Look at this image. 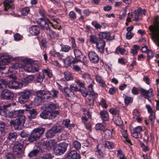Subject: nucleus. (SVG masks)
<instances>
[{
	"mask_svg": "<svg viewBox=\"0 0 159 159\" xmlns=\"http://www.w3.org/2000/svg\"><path fill=\"white\" fill-rule=\"evenodd\" d=\"M24 111V110L14 111L8 114L10 117H17L15 121L11 120L10 122V124L14 125L16 129H21L24 126L25 120V117L23 114Z\"/></svg>",
	"mask_w": 159,
	"mask_h": 159,
	"instance_id": "1",
	"label": "nucleus"
},
{
	"mask_svg": "<svg viewBox=\"0 0 159 159\" xmlns=\"http://www.w3.org/2000/svg\"><path fill=\"white\" fill-rule=\"evenodd\" d=\"M154 22L153 25L149 27V34L156 45L159 46V19L155 20Z\"/></svg>",
	"mask_w": 159,
	"mask_h": 159,
	"instance_id": "2",
	"label": "nucleus"
},
{
	"mask_svg": "<svg viewBox=\"0 0 159 159\" xmlns=\"http://www.w3.org/2000/svg\"><path fill=\"white\" fill-rule=\"evenodd\" d=\"M100 39L96 44V48L98 52L101 53L104 52V49L105 46V41L103 40L106 39L107 40H111L113 39L110 36V34L108 32H100L98 34Z\"/></svg>",
	"mask_w": 159,
	"mask_h": 159,
	"instance_id": "3",
	"label": "nucleus"
},
{
	"mask_svg": "<svg viewBox=\"0 0 159 159\" xmlns=\"http://www.w3.org/2000/svg\"><path fill=\"white\" fill-rule=\"evenodd\" d=\"M22 62L25 64L24 70L27 72L35 73L39 70V66L37 62H35L31 59L25 58L22 60Z\"/></svg>",
	"mask_w": 159,
	"mask_h": 159,
	"instance_id": "4",
	"label": "nucleus"
},
{
	"mask_svg": "<svg viewBox=\"0 0 159 159\" xmlns=\"http://www.w3.org/2000/svg\"><path fill=\"white\" fill-rule=\"evenodd\" d=\"M82 77L85 80L88 84H89L88 86V91L90 94L95 97H97L98 94L93 90V86L95 84L94 81L92 79L91 75L88 73H84L82 74Z\"/></svg>",
	"mask_w": 159,
	"mask_h": 159,
	"instance_id": "5",
	"label": "nucleus"
},
{
	"mask_svg": "<svg viewBox=\"0 0 159 159\" xmlns=\"http://www.w3.org/2000/svg\"><path fill=\"white\" fill-rule=\"evenodd\" d=\"M44 130L42 127L34 129L28 138V141L30 143L38 139L44 133Z\"/></svg>",
	"mask_w": 159,
	"mask_h": 159,
	"instance_id": "6",
	"label": "nucleus"
},
{
	"mask_svg": "<svg viewBox=\"0 0 159 159\" xmlns=\"http://www.w3.org/2000/svg\"><path fill=\"white\" fill-rule=\"evenodd\" d=\"M67 146V143H59L55 148L54 153L56 155H60L63 154L66 151Z\"/></svg>",
	"mask_w": 159,
	"mask_h": 159,
	"instance_id": "7",
	"label": "nucleus"
},
{
	"mask_svg": "<svg viewBox=\"0 0 159 159\" xmlns=\"http://www.w3.org/2000/svg\"><path fill=\"white\" fill-rule=\"evenodd\" d=\"M38 23L39 24L40 26L42 28H45V29L48 27L49 24L50 26H52L53 28H55L53 24L50 22L48 19L45 16L41 18L37 21Z\"/></svg>",
	"mask_w": 159,
	"mask_h": 159,
	"instance_id": "8",
	"label": "nucleus"
},
{
	"mask_svg": "<svg viewBox=\"0 0 159 159\" xmlns=\"http://www.w3.org/2000/svg\"><path fill=\"white\" fill-rule=\"evenodd\" d=\"M10 59L13 61H17L19 60V57H13L8 55L2 56L0 58V65L8 64L10 62Z\"/></svg>",
	"mask_w": 159,
	"mask_h": 159,
	"instance_id": "9",
	"label": "nucleus"
},
{
	"mask_svg": "<svg viewBox=\"0 0 159 159\" xmlns=\"http://www.w3.org/2000/svg\"><path fill=\"white\" fill-rule=\"evenodd\" d=\"M36 94L38 97H40L42 100H50L52 98L50 92L47 90L37 91Z\"/></svg>",
	"mask_w": 159,
	"mask_h": 159,
	"instance_id": "10",
	"label": "nucleus"
},
{
	"mask_svg": "<svg viewBox=\"0 0 159 159\" xmlns=\"http://www.w3.org/2000/svg\"><path fill=\"white\" fill-rule=\"evenodd\" d=\"M55 113H52L45 108V109L40 114V116L43 119H52L56 116Z\"/></svg>",
	"mask_w": 159,
	"mask_h": 159,
	"instance_id": "11",
	"label": "nucleus"
},
{
	"mask_svg": "<svg viewBox=\"0 0 159 159\" xmlns=\"http://www.w3.org/2000/svg\"><path fill=\"white\" fill-rule=\"evenodd\" d=\"M22 145L19 142H16L13 148L12 151L14 155L20 154L22 152Z\"/></svg>",
	"mask_w": 159,
	"mask_h": 159,
	"instance_id": "12",
	"label": "nucleus"
},
{
	"mask_svg": "<svg viewBox=\"0 0 159 159\" xmlns=\"http://www.w3.org/2000/svg\"><path fill=\"white\" fill-rule=\"evenodd\" d=\"M88 57L90 61L93 63H96L99 60L98 55L93 51H90L88 53Z\"/></svg>",
	"mask_w": 159,
	"mask_h": 159,
	"instance_id": "13",
	"label": "nucleus"
},
{
	"mask_svg": "<svg viewBox=\"0 0 159 159\" xmlns=\"http://www.w3.org/2000/svg\"><path fill=\"white\" fill-rule=\"evenodd\" d=\"M57 107L56 105L52 103H47L45 106V108L52 113H55V115L56 116L59 114V112L58 111H55Z\"/></svg>",
	"mask_w": 159,
	"mask_h": 159,
	"instance_id": "14",
	"label": "nucleus"
},
{
	"mask_svg": "<svg viewBox=\"0 0 159 159\" xmlns=\"http://www.w3.org/2000/svg\"><path fill=\"white\" fill-rule=\"evenodd\" d=\"M13 96V93L7 89L3 90L1 94V97L3 99H11Z\"/></svg>",
	"mask_w": 159,
	"mask_h": 159,
	"instance_id": "15",
	"label": "nucleus"
},
{
	"mask_svg": "<svg viewBox=\"0 0 159 159\" xmlns=\"http://www.w3.org/2000/svg\"><path fill=\"white\" fill-rule=\"evenodd\" d=\"M140 91L142 96L145 98H147L148 100V98L152 97L153 95V90L152 89H150L148 90H146L143 89H141Z\"/></svg>",
	"mask_w": 159,
	"mask_h": 159,
	"instance_id": "16",
	"label": "nucleus"
},
{
	"mask_svg": "<svg viewBox=\"0 0 159 159\" xmlns=\"http://www.w3.org/2000/svg\"><path fill=\"white\" fill-rule=\"evenodd\" d=\"M25 66V64L24 63L23 64L22 63H16L12 65L8 69L9 72H12L13 71V69H23L24 70V67Z\"/></svg>",
	"mask_w": 159,
	"mask_h": 159,
	"instance_id": "17",
	"label": "nucleus"
},
{
	"mask_svg": "<svg viewBox=\"0 0 159 159\" xmlns=\"http://www.w3.org/2000/svg\"><path fill=\"white\" fill-rule=\"evenodd\" d=\"M7 87L9 88L12 89H18L22 86L21 83L15 80L7 82Z\"/></svg>",
	"mask_w": 159,
	"mask_h": 159,
	"instance_id": "18",
	"label": "nucleus"
},
{
	"mask_svg": "<svg viewBox=\"0 0 159 159\" xmlns=\"http://www.w3.org/2000/svg\"><path fill=\"white\" fill-rule=\"evenodd\" d=\"M138 20L139 17H138V15L135 14V12H134V13H129L126 19V25H128L129 23L131 22L132 20L136 21Z\"/></svg>",
	"mask_w": 159,
	"mask_h": 159,
	"instance_id": "19",
	"label": "nucleus"
},
{
	"mask_svg": "<svg viewBox=\"0 0 159 159\" xmlns=\"http://www.w3.org/2000/svg\"><path fill=\"white\" fill-rule=\"evenodd\" d=\"M13 0H6L3 3L4 9L5 11L9 9H11L14 8L15 6L12 4Z\"/></svg>",
	"mask_w": 159,
	"mask_h": 159,
	"instance_id": "20",
	"label": "nucleus"
},
{
	"mask_svg": "<svg viewBox=\"0 0 159 159\" xmlns=\"http://www.w3.org/2000/svg\"><path fill=\"white\" fill-rule=\"evenodd\" d=\"M66 157L68 159H80V156L75 151H72L68 153Z\"/></svg>",
	"mask_w": 159,
	"mask_h": 159,
	"instance_id": "21",
	"label": "nucleus"
},
{
	"mask_svg": "<svg viewBox=\"0 0 159 159\" xmlns=\"http://www.w3.org/2000/svg\"><path fill=\"white\" fill-rule=\"evenodd\" d=\"M34 78V76L33 75H28L26 77H24L22 80V86L23 85H26V84L31 82L33 80Z\"/></svg>",
	"mask_w": 159,
	"mask_h": 159,
	"instance_id": "22",
	"label": "nucleus"
},
{
	"mask_svg": "<svg viewBox=\"0 0 159 159\" xmlns=\"http://www.w3.org/2000/svg\"><path fill=\"white\" fill-rule=\"evenodd\" d=\"M40 29L37 25H33L30 28V32L31 34L34 35H36L39 33Z\"/></svg>",
	"mask_w": 159,
	"mask_h": 159,
	"instance_id": "23",
	"label": "nucleus"
},
{
	"mask_svg": "<svg viewBox=\"0 0 159 159\" xmlns=\"http://www.w3.org/2000/svg\"><path fill=\"white\" fill-rule=\"evenodd\" d=\"M27 110L30 114V115L28 116V118L30 120L35 118L37 115V112L36 110L34 109H27Z\"/></svg>",
	"mask_w": 159,
	"mask_h": 159,
	"instance_id": "24",
	"label": "nucleus"
},
{
	"mask_svg": "<svg viewBox=\"0 0 159 159\" xmlns=\"http://www.w3.org/2000/svg\"><path fill=\"white\" fill-rule=\"evenodd\" d=\"M100 114L103 121H107L108 120L109 115L108 112L105 111H101Z\"/></svg>",
	"mask_w": 159,
	"mask_h": 159,
	"instance_id": "25",
	"label": "nucleus"
},
{
	"mask_svg": "<svg viewBox=\"0 0 159 159\" xmlns=\"http://www.w3.org/2000/svg\"><path fill=\"white\" fill-rule=\"evenodd\" d=\"M100 39L99 37H97L94 34L90 35L89 36V42L92 44H96Z\"/></svg>",
	"mask_w": 159,
	"mask_h": 159,
	"instance_id": "26",
	"label": "nucleus"
},
{
	"mask_svg": "<svg viewBox=\"0 0 159 159\" xmlns=\"http://www.w3.org/2000/svg\"><path fill=\"white\" fill-rule=\"evenodd\" d=\"M20 94L29 100L30 98L32 96V93L31 90L26 89L22 92Z\"/></svg>",
	"mask_w": 159,
	"mask_h": 159,
	"instance_id": "27",
	"label": "nucleus"
},
{
	"mask_svg": "<svg viewBox=\"0 0 159 159\" xmlns=\"http://www.w3.org/2000/svg\"><path fill=\"white\" fill-rule=\"evenodd\" d=\"M51 56L57 57L60 59H61L63 57L62 54H60L59 52H57L55 50L52 49L49 52Z\"/></svg>",
	"mask_w": 159,
	"mask_h": 159,
	"instance_id": "28",
	"label": "nucleus"
},
{
	"mask_svg": "<svg viewBox=\"0 0 159 159\" xmlns=\"http://www.w3.org/2000/svg\"><path fill=\"white\" fill-rule=\"evenodd\" d=\"M96 80L97 82L100 84V86L104 87L106 84L102 78L99 75H96L95 77Z\"/></svg>",
	"mask_w": 159,
	"mask_h": 159,
	"instance_id": "29",
	"label": "nucleus"
},
{
	"mask_svg": "<svg viewBox=\"0 0 159 159\" xmlns=\"http://www.w3.org/2000/svg\"><path fill=\"white\" fill-rule=\"evenodd\" d=\"M64 91L65 95L68 97H73L74 93L73 91L68 87H66L64 89Z\"/></svg>",
	"mask_w": 159,
	"mask_h": 159,
	"instance_id": "30",
	"label": "nucleus"
},
{
	"mask_svg": "<svg viewBox=\"0 0 159 159\" xmlns=\"http://www.w3.org/2000/svg\"><path fill=\"white\" fill-rule=\"evenodd\" d=\"M42 100L41 98L37 96L34 98L33 101L32 102L31 104L34 106H39L41 104Z\"/></svg>",
	"mask_w": 159,
	"mask_h": 159,
	"instance_id": "31",
	"label": "nucleus"
},
{
	"mask_svg": "<svg viewBox=\"0 0 159 159\" xmlns=\"http://www.w3.org/2000/svg\"><path fill=\"white\" fill-rule=\"evenodd\" d=\"M56 143L57 141L56 140L51 139L46 141L45 143V145L47 148H51L53 147Z\"/></svg>",
	"mask_w": 159,
	"mask_h": 159,
	"instance_id": "32",
	"label": "nucleus"
},
{
	"mask_svg": "<svg viewBox=\"0 0 159 159\" xmlns=\"http://www.w3.org/2000/svg\"><path fill=\"white\" fill-rule=\"evenodd\" d=\"M64 78L66 81L72 80L73 77L72 74L69 71H66L64 73Z\"/></svg>",
	"mask_w": 159,
	"mask_h": 159,
	"instance_id": "33",
	"label": "nucleus"
},
{
	"mask_svg": "<svg viewBox=\"0 0 159 159\" xmlns=\"http://www.w3.org/2000/svg\"><path fill=\"white\" fill-rule=\"evenodd\" d=\"M61 47V51L64 52H68L71 49V47L67 45H64L61 43L60 44Z\"/></svg>",
	"mask_w": 159,
	"mask_h": 159,
	"instance_id": "34",
	"label": "nucleus"
},
{
	"mask_svg": "<svg viewBox=\"0 0 159 159\" xmlns=\"http://www.w3.org/2000/svg\"><path fill=\"white\" fill-rule=\"evenodd\" d=\"M114 120L115 124L116 125L120 126L122 125L123 124V120L120 117L116 116L114 117Z\"/></svg>",
	"mask_w": 159,
	"mask_h": 159,
	"instance_id": "35",
	"label": "nucleus"
},
{
	"mask_svg": "<svg viewBox=\"0 0 159 159\" xmlns=\"http://www.w3.org/2000/svg\"><path fill=\"white\" fill-rule=\"evenodd\" d=\"M105 134V137L106 139H111L112 137V132L108 129H106L104 131Z\"/></svg>",
	"mask_w": 159,
	"mask_h": 159,
	"instance_id": "36",
	"label": "nucleus"
},
{
	"mask_svg": "<svg viewBox=\"0 0 159 159\" xmlns=\"http://www.w3.org/2000/svg\"><path fill=\"white\" fill-rule=\"evenodd\" d=\"M96 153L97 155H98L101 158H103L106 154L105 151L98 149L96 151Z\"/></svg>",
	"mask_w": 159,
	"mask_h": 159,
	"instance_id": "37",
	"label": "nucleus"
},
{
	"mask_svg": "<svg viewBox=\"0 0 159 159\" xmlns=\"http://www.w3.org/2000/svg\"><path fill=\"white\" fill-rule=\"evenodd\" d=\"M52 129L53 130L55 133L56 134V133L60 132L62 129L61 126L57 125H54L52 128Z\"/></svg>",
	"mask_w": 159,
	"mask_h": 159,
	"instance_id": "38",
	"label": "nucleus"
},
{
	"mask_svg": "<svg viewBox=\"0 0 159 159\" xmlns=\"http://www.w3.org/2000/svg\"><path fill=\"white\" fill-rule=\"evenodd\" d=\"M29 100L21 94L18 98L19 102L21 104H24L27 102Z\"/></svg>",
	"mask_w": 159,
	"mask_h": 159,
	"instance_id": "39",
	"label": "nucleus"
},
{
	"mask_svg": "<svg viewBox=\"0 0 159 159\" xmlns=\"http://www.w3.org/2000/svg\"><path fill=\"white\" fill-rule=\"evenodd\" d=\"M29 100L21 94L18 98L19 102L21 104H24L27 102Z\"/></svg>",
	"mask_w": 159,
	"mask_h": 159,
	"instance_id": "40",
	"label": "nucleus"
},
{
	"mask_svg": "<svg viewBox=\"0 0 159 159\" xmlns=\"http://www.w3.org/2000/svg\"><path fill=\"white\" fill-rule=\"evenodd\" d=\"M38 153V150L37 149L33 150L31 151L28 154V156L30 157H32L37 156Z\"/></svg>",
	"mask_w": 159,
	"mask_h": 159,
	"instance_id": "41",
	"label": "nucleus"
},
{
	"mask_svg": "<svg viewBox=\"0 0 159 159\" xmlns=\"http://www.w3.org/2000/svg\"><path fill=\"white\" fill-rule=\"evenodd\" d=\"M45 29L46 30V33L51 38L54 37L55 35L54 33L49 28V26Z\"/></svg>",
	"mask_w": 159,
	"mask_h": 159,
	"instance_id": "42",
	"label": "nucleus"
},
{
	"mask_svg": "<svg viewBox=\"0 0 159 159\" xmlns=\"http://www.w3.org/2000/svg\"><path fill=\"white\" fill-rule=\"evenodd\" d=\"M147 59L149 63V60L152 59L154 56V53L150 50L148 51L147 52Z\"/></svg>",
	"mask_w": 159,
	"mask_h": 159,
	"instance_id": "43",
	"label": "nucleus"
},
{
	"mask_svg": "<svg viewBox=\"0 0 159 159\" xmlns=\"http://www.w3.org/2000/svg\"><path fill=\"white\" fill-rule=\"evenodd\" d=\"M117 155L119 159H127L121 149L117 151Z\"/></svg>",
	"mask_w": 159,
	"mask_h": 159,
	"instance_id": "44",
	"label": "nucleus"
},
{
	"mask_svg": "<svg viewBox=\"0 0 159 159\" xmlns=\"http://www.w3.org/2000/svg\"><path fill=\"white\" fill-rule=\"evenodd\" d=\"M105 145V146L109 149H112L114 147V144L113 143L109 141L106 142Z\"/></svg>",
	"mask_w": 159,
	"mask_h": 159,
	"instance_id": "45",
	"label": "nucleus"
},
{
	"mask_svg": "<svg viewBox=\"0 0 159 159\" xmlns=\"http://www.w3.org/2000/svg\"><path fill=\"white\" fill-rule=\"evenodd\" d=\"M125 102L126 104L128 105L131 103L133 101V98L132 97L126 96L124 99Z\"/></svg>",
	"mask_w": 159,
	"mask_h": 159,
	"instance_id": "46",
	"label": "nucleus"
},
{
	"mask_svg": "<svg viewBox=\"0 0 159 159\" xmlns=\"http://www.w3.org/2000/svg\"><path fill=\"white\" fill-rule=\"evenodd\" d=\"M55 134L56 133L52 129V128H51L47 132L46 136L48 138H50L52 136H54Z\"/></svg>",
	"mask_w": 159,
	"mask_h": 159,
	"instance_id": "47",
	"label": "nucleus"
},
{
	"mask_svg": "<svg viewBox=\"0 0 159 159\" xmlns=\"http://www.w3.org/2000/svg\"><path fill=\"white\" fill-rule=\"evenodd\" d=\"M44 78V75L43 74H39L37 76L36 81L38 83H40L43 81Z\"/></svg>",
	"mask_w": 159,
	"mask_h": 159,
	"instance_id": "48",
	"label": "nucleus"
},
{
	"mask_svg": "<svg viewBox=\"0 0 159 159\" xmlns=\"http://www.w3.org/2000/svg\"><path fill=\"white\" fill-rule=\"evenodd\" d=\"M7 82L4 80H0V89L7 87Z\"/></svg>",
	"mask_w": 159,
	"mask_h": 159,
	"instance_id": "49",
	"label": "nucleus"
},
{
	"mask_svg": "<svg viewBox=\"0 0 159 159\" xmlns=\"http://www.w3.org/2000/svg\"><path fill=\"white\" fill-rule=\"evenodd\" d=\"M17 137V134L16 133H10L8 138L9 140H11L12 141H14Z\"/></svg>",
	"mask_w": 159,
	"mask_h": 159,
	"instance_id": "50",
	"label": "nucleus"
},
{
	"mask_svg": "<svg viewBox=\"0 0 159 159\" xmlns=\"http://www.w3.org/2000/svg\"><path fill=\"white\" fill-rule=\"evenodd\" d=\"M30 9L28 7H25L23 8L21 11V13L23 16L27 15Z\"/></svg>",
	"mask_w": 159,
	"mask_h": 159,
	"instance_id": "51",
	"label": "nucleus"
},
{
	"mask_svg": "<svg viewBox=\"0 0 159 159\" xmlns=\"http://www.w3.org/2000/svg\"><path fill=\"white\" fill-rule=\"evenodd\" d=\"M96 129L97 130H102L104 131L105 129V126L101 123H98L96 125Z\"/></svg>",
	"mask_w": 159,
	"mask_h": 159,
	"instance_id": "52",
	"label": "nucleus"
},
{
	"mask_svg": "<svg viewBox=\"0 0 159 159\" xmlns=\"http://www.w3.org/2000/svg\"><path fill=\"white\" fill-rule=\"evenodd\" d=\"M79 91H80L82 95L84 97H86L88 95V93L86 89L84 87L81 89L80 88Z\"/></svg>",
	"mask_w": 159,
	"mask_h": 159,
	"instance_id": "53",
	"label": "nucleus"
},
{
	"mask_svg": "<svg viewBox=\"0 0 159 159\" xmlns=\"http://www.w3.org/2000/svg\"><path fill=\"white\" fill-rule=\"evenodd\" d=\"M0 131L2 133H5L7 132L6 126L5 124L3 123H1L0 124Z\"/></svg>",
	"mask_w": 159,
	"mask_h": 159,
	"instance_id": "54",
	"label": "nucleus"
},
{
	"mask_svg": "<svg viewBox=\"0 0 159 159\" xmlns=\"http://www.w3.org/2000/svg\"><path fill=\"white\" fill-rule=\"evenodd\" d=\"M74 53L76 58L79 57L82 54L80 51L78 49L74 50Z\"/></svg>",
	"mask_w": 159,
	"mask_h": 159,
	"instance_id": "55",
	"label": "nucleus"
},
{
	"mask_svg": "<svg viewBox=\"0 0 159 159\" xmlns=\"http://www.w3.org/2000/svg\"><path fill=\"white\" fill-rule=\"evenodd\" d=\"M42 159H52V157L50 153H46L41 157Z\"/></svg>",
	"mask_w": 159,
	"mask_h": 159,
	"instance_id": "56",
	"label": "nucleus"
},
{
	"mask_svg": "<svg viewBox=\"0 0 159 159\" xmlns=\"http://www.w3.org/2000/svg\"><path fill=\"white\" fill-rule=\"evenodd\" d=\"M150 115L149 117V120L152 123L155 118V111L149 113Z\"/></svg>",
	"mask_w": 159,
	"mask_h": 159,
	"instance_id": "57",
	"label": "nucleus"
},
{
	"mask_svg": "<svg viewBox=\"0 0 159 159\" xmlns=\"http://www.w3.org/2000/svg\"><path fill=\"white\" fill-rule=\"evenodd\" d=\"M74 147L76 149H79L81 147V144L79 142L75 141L73 142Z\"/></svg>",
	"mask_w": 159,
	"mask_h": 159,
	"instance_id": "58",
	"label": "nucleus"
},
{
	"mask_svg": "<svg viewBox=\"0 0 159 159\" xmlns=\"http://www.w3.org/2000/svg\"><path fill=\"white\" fill-rule=\"evenodd\" d=\"M43 72L50 78L52 77V73L51 70L48 69H45L43 70Z\"/></svg>",
	"mask_w": 159,
	"mask_h": 159,
	"instance_id": "59",
	"label": "nucleus"
},
{
	"mask_svg": "<svg viewBox=\"0 0 159 159\" xmlns=\"http://www.w3.org/2000/svg\"><path fill=\"white\" fill-rule=\"evenodd\" d=\"M116 52H119L122 55L125 52V49L123 48L118 47L116 49Z\"/></svg>",
	"mask_w": 159,
	"mask_h": 159,
	"instance_id": "60",
	"label": "nucleus"
},
{
	"mask_svg": "<svg viewBox=\"0 0 159 159\" xmlns=\"http://www.w3.org/2000/svg\"><path fill=\"white\" fill-rule=\"evenodd\" d=\"M92 24L97 29H101V25L96 21H93Z\"/></svg>",
	"mask_w": 159,
	"mask_h": 159,
	"instance_id": "61",
	"label": "nucleus"
},
{
	"mask_svg": "<svg viewBox=\"0 0 159 159\" xmlns=\"http://www.w3.org/2000/svg\"><path fill=\"white\" fill-rule=\"evenodd\" d=\"M70 89L72 91H79L78 87L75 84H72L70 85Z\"/></svg>",
	"mask_w": 159,
	"mask_h": 159,
	"instance_id": "62",
	"label": "nucleus"
},
{
	"mask_svg": "<svg viewBox=\"0 0 159 159\" xmlns=\"http://www.w3.org/2000/svg\"><path fill=\"white\" fill-rule=\"evenodd\" d=\"M77 84L80 87L83 88L85 87V83L84 82L81 81L80 80H78L76 81Z\"/></svg>",
	"mask_w": 159,
	"mask_h": 159,
	"instance_id": "63",
	"label": "nucleus"
},
{
	"mask_svg": "<svg viewBox=\"0 0 159 159\" xmlns=\"http://www.w3.org/2000/svg\"><path fill=\"white\" fill-rule=\"evenodd\" d=\"M134 132L139 134L142 130V128L141 126H138L134 129Z\"/></svg>",
	"mask_w": 159,
	"mask_h": 159,
	"instance_id": "64",
	"label": "nucleus"
}]
</instances>
